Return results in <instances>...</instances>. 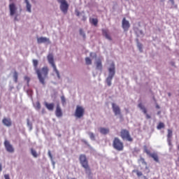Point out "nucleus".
Returning a JSON list of instances; mask_svg holds the SVG:
<instances>
[{"instance_id":"1","label":"nucleus","mask_w":179,"mask_h":179,"mask_svg":"<svg viewBox=\"0 0 179 179\" xmlns=\"http://www.w3.org/2000/svg\"><path fill=\"white\" fill-rule=\"evenodd\" d=\"M34 69L38 76V79L42 85H45V79L48 78V66H43L41 69H38V60L33 59L32 60Z\"/></svg>"},{"instance_id":"2","label":"nucleus","mask_w":179,"mask_h":179,"mask_svg":"<svg viewBox=\"0 0 179 179\" xmlns=\"http://www.w3.org/2000/svg\"><path fill=\"white\" fill-rule=\"evenodd\" d=\"M79 160L82 167L85 169L86 174L90 176V174H92V169H90V166H89V161L87 160L86 155L83 154L80 155Z\"/></svg>"},{"instance_id":"3","label":"nucleus","mask_w":179,"mask_h":179,"mask_svg":"<svg viewBox=\"0 0 179 179\" xmlns=\"http://www.w3.org/2000/svg\"><path fill=\"white\" fill-rule=\"evenodd\" d=\"M108 72L109 75L106 78V83L108 86H111V80H113L114 75H115V64L114 63L110 64V67L108 68Z\"/></svg>"},{"instance_id":"4","label":"nucleus","mask_w":179,"mask_h":179,"mask_svg":"<svg viewBox=\"0 0 179 179\" xmlns=\"http://www.w3.org/2000/svg\"><path fill=\"white\" fill-rule=\"evenodd\" d=\"M113 147L117 150L118 152H121L124 150V143L118 138V137H115L113 142Z\"/></svg>"},{"instance_id":"5","label":"nucleus","mask_w":179,"mask_h":179,"mask_svg":"<svg viewBox=\"0 0 179 179\" xmlns=\"http://www.w3.org/2000/svg\"><path fill=\"white\" fill-rule=\"evenodd\" d=\"M48 61L49 64L52 66L54 72L57 74V76L59 79L61 78V76L59 75V71L57 69V66L55 65V63L54 62V56L52 55H48Z\"/></svg>"},{"instance_id":"6","label":"nucleus","mask_w":179,"mask_h":179,"mask_svg":"<svg viewBox=\"0 0 179 179\" xmlns=\"http://www.w3.org/2000/svg\"><path fill=\"white\" fill-rule=\"evenodd\" d=\"M120 136L123 141H128V142H132V141H134V138H132L131 134H129V131L124 129L121 130Z\"/></svg>"},{"instance_id":"7","label":"nucleus","mask_w":179,"mask_h":179,"mask_svg":"<svg viewBox=\"0 0 179 179\" xmlns=\"http://www.w3.org/2000/svg\"><path fill=\"white\" fill-rule=\"evenodd\" d=\"M74 115L76 118H82L85 115V108L83 106H77Z\"/></svg>"},{"instance_id":"8","label":"nucleus","mask_w":179,"mask_h":179,"mask_svg":"<svg viewBox=\"0 0 179 179\" xmlns=\"http://www.w3.org/2000/svg\"><path fill=\"white\" fill-rule=\"evenodd\" d=\"M60 9L63 13H67L68 9L69 8V5L66 2V0H61L60 1Z\"/></svg>"},{"instance_id":"9","label":"nucleus","mask_w":179,"mask_h":179,"mask_svg":"<svg viewBox=\"0 0 179 179\" xmlns=\"http://www.w3.org/2000/svg\"><path fill=\"white\" fill-rule=\"evenodd\" d=\"M122 27L124 31H128V30H129V27H131V24H129V21L127 20L125 17H124L122 20Z\"/></svg>"},{"instance_id":"10","label":"nucleus","mask_w":179,"mask_h":179,"mask_svg":"<svg viewBox=\"0 0 179 179\" xmlns=\"http://www.w3.org/2000/svg\"><path fill=\"white\" fill-rule=\"evenodd\" d=\"M4 146L7 152H9V153H13V152H15V149L13 148V146L10 144V143L8 140H6L4 141Z\"/></svg>"},{"instance_id":"11","label":"nucleus","mask_w":179,"mask_h":179,"mask_svg":"<svg viewBox=\"0 0 179 179\" xmlns=\"http://www.w3.org/2000/svg\"><path fill=\"white\" fill-rule=\"evenodd\" d=\"M112 108L115 115H121V108H120V106L115 105V103H112Z\"/></svg>"},{"instance_id":"12","label":"nucleus","mask_w":179,"mask_h":179,"mask_svg":"<svg viewBox=\"0 0 179 179\" xmlns=\"http://www.w3.org/2000/svg\"><path fill=\"white\" fill-rule=\"evenodd\" d=\"M9 9L10 16H13L16 13V10H17V8H16V5L14 3L9 4Z\"/></svg>"},{"instance_id":"13","label":"nucleus","mask_w":179,"mask_h":179,"mask_svg":"<svg viewBox=\"0 0 179 179\" xmlns=\"http://www.w3.org/2000/svg\"><path fill=\"white\" fill-rule=\"evenodd\" d=\"M138 108L142 110V111L144 114H145L146 118L148 120L151 118V117L149 115V114H148V110H146V108L145 107V106H143V104L142 103H138Z\"/></svg>"},{"instance_id":"14","label":"nucleus","mask_w":179,"mask_h":179,"mask_svg":"<svg viewBox=\"0 0 179 179\" xmlns=\"http://www.w3.org/2000/svg\"><path fill=\"white\" fill-rule=\"evenodd\" d=\"M96 69L97 71H101V72L103 71V64L101 63V59H99L96 62Z\"/></svg>"},{"instance_id":"15","label":"nucleus","mask_w":179,"mask_h":179,"mask_svg":"<svg viewBox=\"0 0 179 179\" xmlns=\"http://www.w3.org/2000/svg\"><path fill=\"white\" fill-rule=\"evenodd\" d=\"M2 122L6 127H12V120H10V118L4 117L2 120Z\"/></svg>"},{"instance_id":"16","label":"nucleus","mask_w":179,"mask_h":179,"mask_svg":"<svg viewBox=\"0 0 179 179\" xmlns=\"http://www.w3.org/2000/svg\"><path fill=\"white\" fill-rule=\"evenodd\" d=\"M55 114L56 116L58 117H62V110L61 109V106H59V104L57 105Z\"/></svg>"},{"instance_id":"17","label":"nucleus","mask_w":179,"mask_h":179,"mask_svg":"<svg viewBox=\"0 0 179 179\" xmlns=\"http://www.w3.org/2000/svg\"><path fill=\"white\" fill-rule=\"evenodd\" d=\"M50 39L45 37L37 38L38 44H43V43H48Z\"/></svg>"},{"instance_id":"18","label":"nucleus","mask_w":179,"mask_h":179,"mask_svg":"<svg viewBox=\"0 0 179 179\" xmlns=\"http://www.w3.org/2000/svg\"><path fill=\"white\" fill-rule=\"evenodd\" d=\"M45 107H46V108L49 110V111H53L54 110V107H55V104L54 103H49L47 102H45Z\"/></svg>"},{"instance_id":"19","label":"nucleus","mask_w":179,"mask_h":179,"mask_svg":"<svg viewBox=\"0 0 179 179\" xmlns=\"http://www.w3.org/2000/svg\"><path fill=\"white\" fill-rule=\"evenodd\" d=\"M102 34L107 38L108 40L111 41V36H110V34L108 33V31L107 29H102Z\"/></svg>"},{"instance_id":"20","label":"nucleus","mask_w":179,"mask_h":179,"mask_svg":"<svg viewBox=\"0 0 179 179\" xmlns=\"http://www.w3.org/2000/svg\"><path fill=\"white\" fill-rule=\"evenodd\" d=\"M99 132L102 135H107V134L110 133V129L104 127L99 128Z\"/></svg>"},{"instance_id":"21","label":"nucleus","mask_w":179,"mask_h":179,"mask_svg":"<svg viewBox=\"0 0 179 179\" xmlns=\"http://www.w3.org/2000/svg\"><path fill=\"white\" fill-rule=\"evenodd\" d=\"M150 157L154 159L155 162L157 163H159V156L157 155V153H151L150 154Z\"/></svg>"},{"instance_id":"22","label":"nucleus","mask_w":179,"mask_h":179,"mask_svg":"<svg viewBox=\"0 0 179 179\" xmlns=\"http://www.w3.org/2000/svg\"><path fill=\"white\" fill-rule=\"evenodd\" d=\"M172 137H173V130L169 129L168 134H167V139H171Z\"/></svg>"},{"instance_id":"23","label":"nucleus","mask_w":179,"mask_h":179,"mask_svg":"<svg viewBox=\"0 0 179 179\" xmlns=\"http://www.w3.org/2000/svg\"><path fill=\"white\" fill-rule=\"evenodd\" d=\"M27 3V12H29V13H31V4H30V3L28 1L26 3Z\"/></svg>"},{"instance_id":"24","label":"nucleus","mask_w":179,"mask_h":179,"mask_svg":"<svg viewBox=\"0 0 179 179\" xmlns=\"http://www.w3.org/2000/svg\"><path fill=\"white\" fill-rule=\"evenodd\" d=\"M34 107L36 110H38L41 109V104L40 103V101L36 102Z\"/></svg>"},{"instance_id":"25","label":"nucleus","mask_w":179,"mask_h":179,"mask_svg":"<svg viewBox=\"0 0 179 179\" xmlns=\"http://www.w3.org/2000/svg\"><path fill=\"white\" fill-rule=\"evenodd\" d=\"M92 24H94V26H97V24L99 23V20L97 18H92L91 20Z\"/></svg>"},{"instance_id":"26","label":"nucleus","mask_w":179,"mask_h":179,"mask_svg":"<svg viewBox=\"0 0 179 179\" xmlns=\"http://www.w3.org/2000/svg\"><path fill=\"white\" fill-rule=\"evenodd\" d=\"M17 78H18L17 72V71H15V72H14V74H13V79H14V82H15V83H17Z\"/></svg>"},{"instance_id":"27","label":"nucleus","mask_w":179,"mask_h":179,"mask_svg":"<svg viewBox=\"0 0 179 179\" xmlns=\"http://www.w3.org/2000/svg\"><path fill=\"white\" fill-rule=\"evenodd\" d=\"M88 135L92 141H96V137L94 136V134L90 132L88 133Z\"/></svg>"},{"instance_id":"28","label":"nucleus","mask_w":179,"mask_h":179,"mask_svg":"<svg viewBox=\"0 0 179 179\" xmlns=\"http://www.w3.org/2000/svg\"><path fill=\"white\" fill-rule=\"evenodd\" d=\"M80 35L83 37L84 40L86 39V34H85V31L82 29H80Z\"/></svg>"},{"instance_id":"29","label":"nucleus","mask_w":179,"mask_h":179,"mask_svg":"<svg viewBox=\"0 0 179 179\" xmlns=\"http://www.w3.org/2000/svg\"><path fill=\"white\" fill-rule=\"evenodd\" d=\"M31 153L32 155V156H34V157H37L38 155H37V152L34 150L33 148L31 149Z\"/></svg>"},{"instance_id":"30","label":"nucleus","mask_w":179,"mask_h":179,"mask_svg":"<svg viewBox=\"0 0 179 179\" xmlns=\"http://www.w3.org/2000/svg\"><path fill=\"white\" fill-rule=\"evenodd\" d=\"M85 63L87 65H92V59L89 57L85 58Z\"/></svg>"},{"instance_id":"31","label":"nucleus","mask_w":179,"mask_h":179,"mask_svg":"<svg viewBox=\"0 0 179 179\" xmlns=\"http://www.w3.org/2000/svg\"><path fill=\"white\" fill-rule=\"evenodd\" d=\"M157 129H162V128H164V123L159 122L157 127Z\"/></svg>"},{"instance_id":"32","label":"nucleus","mask_w":179,"mask_h":179,"mask_svg":"<svg viewBox=\"0 0 179 179\" xmlns=\"http://www.w3.org/2000/svg\"><path fill=\"white\" fill-rule=\"evenodd\" d=\"M133 173H136V175L138 176V177H141V176H143L142 172L138 170H133Z\"/></svg>"},{"instance_id":"33","label":"nucleus","mask_w":179,"mask_h":179,"mask_svg":"<svg viewBox=\"0 0 179 179\" xmlns=\"http://www.w3.org/2000/svg\"><path fill=\"white\" fill-rule=\"evenodd\" d=\"M61 100H62V103L63 104V106H65V104H66V100L65 99V96H62Z\"/></svg>"},{"instance_id":"34","label":"nucleus","mask_w":179,"mask_h":179,"mask_svg":"<svg viewBox=\"0 0 179 179\" xmlns=\"http://www.w3.org/2000/svg\"><path fill=\"white\" fill-rule=\"evenodd\" d=\"M167 142L169 146H173V144L171 143V138H167Z\"/></svg>"},{"instance_id":"35","label":"nucleus","mask_w":179,"mask_h":179,"mask_svg":"<svg viewBox=\"0 0 179 179\" xmlns=\"http://www.w3.org/2000/svg\"><path fill=\"white\" fill-rule=\"evenodd\" d=\"M76 16L80 17V15H82V13L79 12L78 10H76Z\"/></svg>"},{"instance_id":"36","label":"nucleus","mask_w":179,"mask_h":179,"mask_svg":"<svg viewBox=\"0 0 179 179\" xmlns=\"http://www.w3.org/2000/svg\"><path fill=\"white\" fill-rule=\"evenodd\" d=\"M138 47L140 51H142V48H143L142 44H141V43H138Z\"/></svg>"},{"instance_id":"37","label":"nucleus","mask_w":179,"mask_h":179,"mask_svg":"<svg viewBox=\"0 0 179 179\" xmlns=\"http://www.w3.org/2000/svg\"><path fill=\"white\" fill-rule=\"evenodd\" d=\"M140 160L142 162V163H143V164H145V166L148 164L146 163V162H145V159L141 158Z\"/></svg>"},{"instance_id":"38","label":"nucleus","mask_w":179,"mask_h":179,"mask_svg":"<svg viewBox=\"0 0 179 179\" xmlns=\"http://www.w3.org/2000/svg\"><path fill=\"white\" fill-rule=\"evenodd\" d=\"M48 156L50 159H52V155L51 154V151H48Z\"/></svg>"},{"instance_id":"39","label":"nucleus","mask_w":179,"mask_h":179,"mask_svg":"<svg viewBox=\"0 0 179 179\" xmlns=\"http://www.w3.org/2000/svg\"><path fill=\"white\" fill-rule=\"evenodd\" d=\"M145 153H147V155H152L151 153H150V151H149V150H145Z\"/></svg>"},{"instance_id":"40","label":"nucleus","mask_w":179,"mask_h":179,"mask_svg":"<svg viewBox=\"0 0 179 179\" xmlns=\"http://www.w3.org/2000/svg\"><path fill=\"white\" fill-rule=\"evenodd\" d=\"M86 19H87L86 16L83 15V19H82V20H83V22H85Z\"/></svg>"},{"instance_id":"41","label":"nucleus","mask_w":179,"mask_h":179,"mask_svg":"<svg viewBox=\"0 0 179 179\" xmlns=\"http://www.w3.org/2000/svg\"><path fill=\"white\" fill-rule=\"evenodd\" d=\"M42 114H45V108L42 109Z\"/></svg>"},{"instance_id":"42","label":"nucleus","mask_w":179,"mask_h":179,"mask_svg":"<svg viewBox=\"0 0 179 179\" xmlns=\"http://www.w3.org/2000/svg\"><path fill=\"white\" fill-rule=\"evenodd\" d=\"M169 1L171 2V5H174V0H169Z\"/></svg>"},{"instance_id":"43","label":"nucleus","mask_w":179,"mask_h":179,"mask_svg":"<svg viewBox=\"0 0 179 179\" xmlns=\"http://www.w3.org/2000/svg\"><path fill=\"white\" fill-rule=\"evenodd\" d=\"M0 171H2V164L0 163Z\"/></svg>"},{"instance_id":"44","label":"nucleus","mask_w":179,"mask_h":179,"mask_svg":"<svg viewBox=\"0 0 179 179\" xmlns=\"http://www.w3.org/2000/svg\"><path fill=\"white\" fill-rule=\"evenodd\" d=\"M156 108H158V109H159V108H160V106H159L158 104H157V105H156Z\"/></svg>"},{"instance_id":"45","label":"nucleus","mask_w":179,"mask_h":179,"mask_svg":"<svg viewBox=\"0 0 179 179\" xmlns=\"http://www.w3.org/2000/svg\"><path fill=\"white\" fill-rule=\"evenodd\" d=\"M160 114H162V111H158V112H157V115H160Z\"/></svg>"},{"instance_id":"46","label":"nucleus","mask_w":179,"mask_h":179,"mask_svg":"<svg viewBox=\"0 0 179 179\" xmlns=\"http://www.w3.org/2000/svg\"><path fill=\"white\" fill-rule=\"evenodd\" d=\"M25 1V3L29 2V0H24Z\"/></svg>"},{"instance_id":"47","label":"nucleus","mask_w":179,"mask_h":179,"mask_svg":"<svg viewBox=\"0 0 179 179\" xmlns=\"http://www.w3.org/2000/svg\"><path fill=\"white\" fill-rule=\"evenodd\" d=\"M144 178H145V179H148V178H146V176H144Z\"/></svg>"},{"instance_id":"48","label":"nucleus","mask_w":179,"mask_h":179,"mask_svg":"<svg viewBox=\"0 0 179 179\" xmlns=\"http://www.w3.org/2000/svg\"><path fill=\"white\" fill-rule=\"evenodd\" d=\"M154 101H156V99L153 98Z\"/></svg>"},{"instance_id":"49","label":"nucleus","mask_w":179,"mask_h":179,"mask_svg":"<svg viewBox=\"0 0 179 179\" xmlns=\"http://www.w3.org/2000/svg\"><path fill=\"white\" fill-rule=\"evenodd\" d=\"M27 124H28V125H29V124H30V123H29V120H28V122H27Z\"/></svg>"},{"instance_id":"50","label":"nucleus","mask_w":179,"mask_h":179,"mask_svg":"<svg viewBox=\"0 0 179 179\" xmlns=\"http://www.w3.org/2000/svg\"><path fill=\"white\" fill-rule=\"evenodd\" d=\"M126 111L128 113V109H126Z\"/></svg>"},{"instance_id":"51","label":"nucleus","mask_w":179,"mask_h":179,"mask_svg":"<svg viewBox=\"0 0 179 179\" xmlns=\"http://www.w3.org/2000/svg\"><path fill=\"white\" fill-rule=\"evenodd\" d=\"M72 179H76V178H73Z\"/></svg>"},{"instance_id":"52","label":"nucleus","mask_w":179,"mask_h":179,"mask_svg":"<svg viewBox=\"0 0 179 179\" xmlns=\"http://www.w3.org/2000/svg\"><path fill=\"white\" fill-rule=\"evenodd\" d=\"M162 1H165V0H162Z\"/></svg>"},{"instance_id":"53","label":"nucleus","mask_w":179,"mask_h":179,"mask_svg":"<svg viewBox=\"0 0 179 179\" xmlns=\"http://www.w3.org/2000/svg\"><path fill=\"white\" fill-rule=\"evenodd\" d=\"M12 1V0H10V1Z\"/></svg>"}]
</instances>
